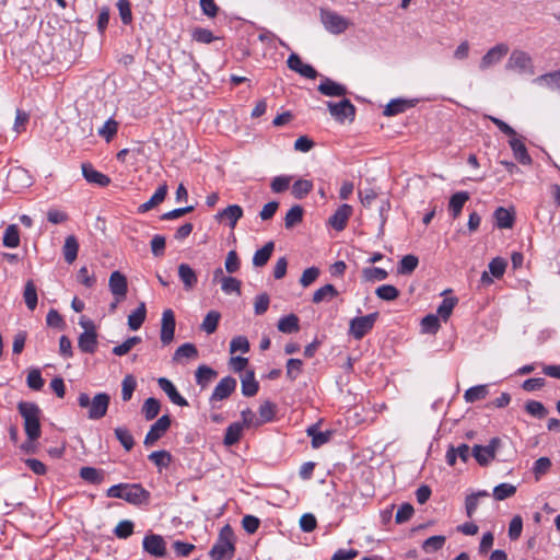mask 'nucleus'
Wrapping results in <instances>:
<instances>
[{"label":"nucleus","instance_id":"412c9836","mask_svg":"<svg viewBox=\"0 0 560 560\" xmlns=\"http://www.w3.org/2000/svg\"><path fill=\"white\" fill-rule=\"evenodd\" d=\"M352 212V207L350 205L343 203L330 217L329 223L335 230L342 231L346 228Z\"/></svg>","mask_w":560,"mask_h":560},{"label":"nucleus","instance_id":"58836bf2","mask_svg":"<svg viewBox=\"0 0 560 560\" xmlns=\"http://www.w3.org/2000/svg\"><path fill=\"white\" fill-rule=\"evenodd\" d=\"M277 327L283 334L295 332L300 329L299 317L294 314L283 316L279 319Z\"/></svg>","mask_w":560,"mask_h":560},{"label":"nucleus","instance_id":"7ed1b4c3","mask_svg":"<svg viewBox=\"0 0 560 560\" xmlns=\"http://www.w3.org/2000/svg\"><path fill=\"white\" fill-rule=\"evenodd\" d=\"M110 397L106 393H98L91 398L86 393H80L78 396V405L82 409H86V417L90 420L102 419L108 409Z\"/></svg>","mask_w":560,"mask_h":560},{"label":"nucleus","instance_id":"f3484780","mask_svg":"<svg viewBox=\"0 0 560 560\" xmlns=\"http://www.w3.org/2000/svg\"><path fill=\"white\" fill-rule=\"evenodd\" d=\"M488 268L489 272L483 271L480 278L481 283L485 285H490L493 282L490 275L498 279L504 275L506 269V261L501 257H495L489 262Z\"/></svg>","mask_w":560,"mask_h":560},{"label":"nucleus","instance_id":"603ef678","mask_svg":"<svg viewBox=\"0 0 560 560\" xmlns=\"http://www.w3.org/2000/svg\"><path fill=\"white\" fill-rule=\"evenodd\" d=\"M445 536L436 535L427 538L422 544V549L427 552H434L443 548L445 544Z\"/></svg>","mask_w":560,"mask_h":560},{"label":"nucleus","instance_id":"4be33fe9","mask_svg":"<svg viewBox=\"0 0 560 560\" xmlns=\"http://www.w3.org/2000/svg\"><path fill=\"white\" fill-rule=\"evenodd\" d=\"M158 384L173 404L180 407L188 405L187 400L177 392L176 387L170 380L160 377L158 380Z\"/></svg>","mask_w":560,"mask_h":560},{"label":"nucleus","instance_id":"9b49d317","mask_svg":"<svg viewBox=\"0 0 560 560\" xmlns=\"http://www.w3.org/2000/svg\"><path fill=\"white\" fill-rule=\"evenodd\" d=\"M108 287L112 294L115 296L116 302H121L126 299L128 292V282L125 275L120 271H113L109 276Z\"/></svg>","mask_w":560,"mask_h":560},{"label":"nucleus","instance_id":"473e14b6","mask_svg":"<svg viewBox=\"0 0 560 560\" xmlns=\"http://www.w3.org/2000/svg\"><path fill=\"white\" fill-rule=\"evenodd\" d=\"M534 83L540 86H546L550 90L560 91V69L558 71L537 77L534 80Z\"/></svg>","mask_w":560,"mask_h":560},{"label":"nucleus","instance_id":"6e6d98bb","mask_svg":"<svg viewBox=\"0 0 560 560\" xmlns=\"http://www.w3.org/2000/svg\"><path fill=\"white\" fill-rule=\"evenodd\" d=\"M418 264V257L415 255H406L399 262L398 272L400 275H409L417 268Z\"/></svg>","mask_w":560,"mask_h":560},{"label":"nucleus","instance_id":"cd10ccee","mask_svg":"<svg viewBox=\"0 0 560 560\" xmlns=\"http://www.w3.org/2000/svg\"><path fill=\"white\" fill-rule=\"evenodd\" d=\"M242 394L246 397H253L257 394L259 384L255 378V373L252 370L245 371L241 375Z\"/></svg>","mask_w":560,"mask_h":560},{"label":"nucleus","instance_id":"7c9ffc66","mask_svg":"<svg viewBox=\"0 0 560 560\" xmlns=\"http://www.w3.org/2000/svg\"><path fill=\"white\" fill-rule=\"evenodd\" d=\"M469 199V194L467 191H458L450 198L448 210L451 215L456 219L459 217L465 203Z\"/></svg>","mask_w":560,"mask_h":560},{"label":"nucleus","instance_id":"4468645a","mask_svg":"<svg viewBox=\"0 0 560 560\" xmlns=\"http://www.w3.org/2000/svg\"><path fill=\"white\" fill-rule=\"evenodd\" d=\"M175 315L172 310H165L162 314V323H161V342L166 346L171 343L174 339L175 334Z\"/></svg>","mask_w":560,"mask_h":560},{"label":"nucleus","instance_id":"3c124183","mask_svg":"<svg viewBox=\"0 0 560 560\" xmlns=\"http://www.w3.org/2000/svg\"><path fill=\"white\" fill-rule=\"evenodd\" d=\"M313 189V183L308 179H298L292 186V195L296 199H303Z\"/></svg>","mask_w":560,"mask_h":560},{"label":"nucleus","instance_id":"37998d69","mask_svg":"<svg viewBox=\"0 0 560 560\" xmlns=\"http://www.w3.org/2000/svg\"><path fill=\"white\" fill-rule=\"evenodd\" d=\"M178 276L187 290L191 289L197 283L195 271L186 264L179 265Z\"/></svg>","mask_w":560,"mask_h":560},{"label":"nucleus","instance_id":"39448f33","mask_svg":"<svg viewBox=\"0 0 560 560\" xmlns=\"http://www.w3.org/2000/svg\"><path fill=\"white\" fill-rule=\"evenodd\" d=\"M505 69L520 74H534L533 59L526 51L515 49L511 52Z\"/></svg>","mask_w":560,"mask_h":560},{"label":"nucleus","instance_id":"f704fd0d","mask_svg":"<svg viewBox=\"0 0 560 560\" xmlns=\"http://www.w3.org/2000/svg\"><path fill=\"white\" fill-rule=\"evenodd\" d=\"M79 252V243L74 235H69L65 240V244L62 247V254L65 257V260L68 264H72L77 257Z\"/></svg>","mask_w":560,"mask_h":560},{"label":"nucleus","instance_id":"774afa93","mask_svg":"<svg viewBox=\"0 0 560 560\" xmlns=\"http://www.w3.org/2000/svg\"><path fill=\"white\" fill-rule=\"evenodd\" d=\"M148 457L158 467H167L172 458L171 454L166 451L152 452Z\"/></svg>","mask_w":560,"mask_h":560},{"label":"nucleus","instance_id":"f03ea898","mask_svg":"<svg viewBox=\"0 0 560 560\" xmlns=\"http://www.w3.org/2000/svg\"><path fill=\"white\" fill-rule=\"evenodd\" d=\"M18 410L24 420V430L30 441L40 436V409L35 402L20 401Z\"/></svg>","mask_w":560,"mask_h":560},{"label":"nucleus","instance_id":"bb28decb","mask_svg":"<svg viewBox=\"0 0 560 560\" xmlns=\"http://www.w3.org/2000/svg\"><path fill=\"white\" fill-rule=\"evenodd\" d=\"M198 358V350L195 345L187 342L178 347L173 355V362L184 364L187 360Z\"/></svg>","mask_w":560,"mask_h":560},{"label":"nucleus","instance_id":"4c0bfd02","mask_svg":"<svg viewBox=\"0 0 560 560\" xmlns=\"http://www.w3.org/2000/svg\"><path fill=\"white\" fill-rule=\"evenodd\" d=\"M275 248L273 242L266 243L261 248L256 250L253 257V264L256 267H262L265 266L268 260L270 259L272 252Z\"/></svg>","mask_w":560,"mask_h":560},{"label":"nucleus","instance_id":"bf43d9fd","mask_svg":"<svg viewBox=\"0 0 560 560\" xmlns=\"http://www.w3.org/2000/svg\"><path fill=\"white\" fill-rule=\"evenodd\" d=\"M378 299L384 301H394L398 298L399 291L392 284H383L375 291Z\"/></svg>","mask_w":560,"mask_h":560},{"label":"nucleus","instance_id":"e2e57ef3","mask_svg":"<svg viewBox=\"0 0 560 560\" xmlns=\"http://www.w3.org/2000/svg\"><path fill=\"white\" fill-rule=\"evenodd\" d=\"M457 303L456 298H446L442 301L440 306L438 307V315L446 322L451 316L455 305Z\"/></svg>","mask_w":560,"mask_h":560},{"label":"nucleus","instance_id":"6e6552de","mask_svg":"<svg viewBox=\"0 0 560 560\" xmlns=\"http://www.w3.org/2000/svg\"><path fill=\"white\" fill-rule=\"evenodd\" d=\"M378 317V313H371L364 316L354 317L350 320L349 334L357 340L362 339L370 332Z\"/></svg>","mask_w":560,"mask_h":560},{"label":"nucleus","instance_id":"1a4fd4ad","mask_svg":"<svg viewBox=\"0 0 560 560\" xmlns=\"http://www.w3.org/2000/svg\"><path fill=\"white\" fill-rule=\"evenodd\" d=\"M501 440L499 438H493L486 446L475 445L472 447V456L480 466H487L491 460L494 459L495 453L499 450Z\"/></svg>","mask_w":560,"mask_h":560},{"label":"nucleus","instance_id":"a211bd4d","mask_svg":"<svg viewBox=\"0 0 560 560\" xmlns=\"http://www.w3.org/2000/svg\"><path fill=\"white\" fill-rule=\"evenodd\" d=\"M289 69L294 72H298L304 78L315 79L317 77V71L307 63H304L299 55L291 54L287 60Z\"/></svg>","mask_w":560,"mask_h":560},{"label":"nucleus","instance_id":"69168bd1","mask_svg":"<svg viewBox=\"0 0 560 560\" xmlns=\"http://www.w3.org/2000/svg\"><path fill=\"white\" fill-rule=\"evenodd\" d=\"M525 410L533 417L538 419H542L547 416V409L545 406L537 400H529L525 405Z\"/></svg>","mask_w":560,"mask_h":560},{"label":"nucleus","instance_id":"a19ab883","mask_svg":"<svg viewBox=\"0 0 560 560\" xmlns=\"http://www.w3.org/2000/svg\"><path fill=\"white\" fill-rule=\"evenodd\" d=\"M487 497H489V492L486 490H480V491H477V492L471 493L466 497L465 509H466V514L468 517H471L475 514V512L478 508L480 498H487Z\"/></svg>","mask_w":560,"mask_h":560},{"label":"nucleus","instance_id":"4d7b16f0","mask_svg":"<svg viewBox=\"0 0 560 560\" xmlns=\"http://www.w3.org/2000/svg\"><path fill=\"white\" fill-rule=\"evenodd\" d=\"M516 492V487L511 483H500L494 487L493 489V497L498 501L505 500L506 498H510L514 495Z\"/></svg>","mask_w":560,"mask_h":560},{"label":"nucleus","instance_id":"0e129e2a","mask_svg":"<svg viewBox=\"0 0 560 560\" xmlns=\"http://www.w3.org/2000/svg\"><path fill=\"white\" fill-rule=\"evenodd\" d=\"M44 380L38 369H33L28 372L26 377L27 386L33 390H40L44 386Z\"/></svg>","mask_w":560,"mask_h":560},{"label":"nucleus","instance_id":"ea45409f","mask_svg":"<svg viewBox=\"0 0 560 560\" xmlns=\"http://www.w3.org/2000/svg\"><path fill=\"white\" fill-rule=\"evenodd\" d=\"M338 295V291L332 284H325L313 294L312 302L319 304L324 301H330Z\"/></svg>","mask_w":560,"mask_h":560},{"label":"nucleus","instance_id":"f8f14e48","mask_svg":"<svg viewBox=\"0 0 560 560\" xmlns=\"http://www.w3.org/2000/svg\"><path fill=\"white\" fill-rule=\"evenodd\" d=\"M509 52V46L506 44H498L489 49L481 58L479 69L481 71L488 70L489 68L499 63L502 58Z\"/></svg>","mask_w":560,"mask_h":560},{"label":"nucleus","instance_id":"20e7f679","mask_svg":"<svg viewBox=\"0 0 560 560\" xmlns=\"http://www.w3.org/2000/svg\"><path fill=\"white\" fill-rule=\"evenodd\" d=\"M234 553V533L230 525L222 527L215 545L212 547V558L230 560Z\"/></svg>","mask_w":560,"mask_h":560},{"label":"nucleus","instance_id":"5fc2aeb1","mask_svg":"<svg viewBox=\"0 0 560 560\" xmlns=\"http://www.w3.org/2000/svg\"><path fill=\"white\" fill-rule=\"evenodd\" d=\"M141 342V338L138 336L127 338L122 343L113 348V353L117 357L127 354L136 345Z\"/></svg>","mask_w":560,"mask_h":560},{"label":"nucleus","instance_id":"c756f323","mask_svg":"<svg viewBox=\"0 0 560 560\" xmlns=\"http://www.w3.org/2000/svg\"><path fill=\"white\" fill-rule=\"evenodd\" d=\"M8 182L13 188H24L31 185V176L23 168H14L9 173Z\"/></svg>","mask_w":560,"mask_h":560},{"label":"nucleus","instance_id":"6ab92c4d","mask_svg":"<svg viewBox=\"0 0 560 560\" xmlns=\"http://www.w3.org/2000/svg\"><path fill=\"white\" fill-rule=\"evenodd\" d=\"M143 549L145 552L154 557H163L165 555V541L162 536L156 534L147 535L143 538Z\"/></svg>","mask_w":560,"mask_h":560},{"label":"nucleus","instance_id":"0eeeda50","mask_svg":"<svg viewBox=\"0 0 560 560\" xmlns=\"http://www.w3.org/2000/svg\"><path fill=\"white\" fill-rule=\"evenodd\" d=\"M80 325L84 328V331L79 336L78 346L84 353H94L97 346L95 325L92 320L84 317L80 319Z\"/></svg>","mask_w":560,"mask_h":560},{"label":"nucleus","instance_id":"680f3d73","mask_svg":"<svg viewBox=\"0 0 560 560\" xmlns=\"http://www.w3.org/2000/svg\"><path fill=\"white\" fill-rule=\"evenodd\" d=\"M222 291L226 294L235 293L241 295V281L233 277H223L221 280Z\"/></svg>","mask_w":560,"mask_h":560},{"label":"nucleus","instance_id":"a878e982","mask_svg":"<svg viewBox=\"0 0 560 560\" xmlns=\"http://www.w3.org/2000/svg\"><path fill=\"white\" fill-rule=\"evenodd\" d=\"M470 455H472V452L470 453V447L463 443L457 447L451 445L446 452L445 458L450 466H454L456 464L457 457H459L462 462L467 463Z\"/></svg>","mask_w":560,"mask_h":560},{"label":"nucleus","instance_id":"72a5a7b5","mask_svg":"<svg viewBox=\"0 0 560 560\" xmlns=\"http://www.w3.org/2000/svg\"><path fill=\"white\" fill-rule=\"evenodd\" d=\"M306 433L312 438V446L314 448H318L329 442L332 435L331 431H319L316 425L308 427Z\"/></svg>","mask_w":560,"mask_h":560},{"label":"nucleus","instance_id":"dca6fc26","mask_svg":"<svg viewBox=\"0 0 560 560\" xmlns=\"http://www.w3.org/2000/svg\"><path fill=\"white\" fill-rule=\"evenodd\" d=\"M243 217V209L238 205H230L215 214V220L234 229L237 221Z\"/></svg>","mask_w":560,"mask_h":560},{"label":"nucleus","instance_id":"423d86ee","mask_svg":"<svg viewBox=\"0 0 560 560\" xmlns=\"http://www.w3.org/2000/svg\"><path fill=\"white\" fill-rule=\"evenodd\" d=\"M320 22L325 30L334 35H339L348 30L350 21L328 9H320Z\"/></svg>","mask_w":560,"mask_h":560},{"label":"nucleus","instance_id":"a18cd8bd","mask_svg":"<svg viewBox=\"0 0 560 560\" xmlns=\"http://www.w3.org/2000/svg\"><path fill=\"white\" fill-rule=\"evenodd\" d=\"M494 218L497 225L500 229H510L514 222L512 213L503 207H500L494 211Z\"/></svg>","mask_w":560,"mask_h":560},{"label":"nucleus","instance_id":"aec40b11","mask_svg":"<svg viewBox=\"0 0 560 560\" xmlns=\"http://www.w3.org/2000/svg\"><path fill=\"white\" fill-rule=\"evenodd\" d=\"M514 158L523 165H530L533 160L527 152L524 140L517 135L509 140Z\"/></svg>","mask_w":560,"mask_h":560},{"label":"nucleus","instance_id":"c9c22d12","mask_svg":"<svg viewBox=\"0 0 560 560\" xmlns=\"http://www.w3.org/2000/svg\"><path fill=\"white\" fill-rule=\"evenodd\" d=\"M166 194H167V185L163 184L156 189V191L153 194V196L147 202L142 203L139 207V212H141V213L147 212V211L153 209L154 207H156L158 205H160L165 199Z\"/></svg>","mask_w":560,"mask_h":560},{"label":"nucleus","instance_id":"c85d7f7f","mask_svg":"<svg viewBox=\"0 0 560 560\" xmlns=\"http://www.w3.org/2000/svg\"><path fill=\"white\" fill-rule=\"evenodd\" d=\"M416 104L412 100L396 98L392 100L384 108L385 116H395L404 113L406 109L413 107Z\"/></svg>","mask_w":560,"mask_h":560},{"label":"nucleus","instance_id":"052dcab7","mask_svg":"<svg viewBox=\"0 0 560 560\" xmlns=\"http://www.w3.org/2000/svg\"><path fill=\"white\" fill-rule=\"evenodd\" d=\"M440 328L439 317L434 314L424 316L421 320V330L425 334H435Z\"/></svg>","mask_w":560,"mask_h":560},{"label":"nucleus","instance_id":"b1692460","mask_svg":"<svg viewBox=\"0 0 560 560\" xmlns=\"http://www.w3.org/2000/svg\"><path fill=\"white\" fill-rule=\"evenodd\" d=\"M82 175L86 182L91 184H96L101 187H105L110 183V179L105 174L96 171L91 164L83 163L82 166Z\"/></svg>","mask_w":560,"mask_h":560},{"label":"nucleus","instance_id":"f257e3e1","mask_svg":"<svg viewBox=\"0 0 560 560\" xmlns=\"http://www.w3.org/2000/svg\"><path fill=\"white\" fill-rule=\"evenodd\" d=\"M106 495L127 501L130 504L140 505L149 502L150 492L139 483H119L108 488Z\"/></svg>","mask_w":560,"mask_h":560},{"label":"nucleus","instance_id":"79ce46f5","mask_svg":"<svg viewBox=\"0 0 560 560\" xmlns=\"http://www.w3.org/2000/svg\"><path fill=\"white\" fill-rule=\"evenodd\" d=\"M243 424L241 422L231 423L225 431L224 444L231 446L238 442L243 432Z\"/></svg>","mask_w":560,"mask_h":560},{"label":"nucleus","instance_id":"49530a36","mask_svg":"<svg viewBox=\"0 0 560 560\" xmlns=\"http://www.w3.org/2000/svg\"><path fill=\"white\" fill-rule=\"evenodd\" d=\"M3 245L9 248H15L20 245L19 229L15 224L9 225L3 234Z\"/></svg>","mask_w":560,"mask_h":560},{"label":"nucleus","instance_id":"9d476101","mask_svg":"<svg viewBox=\"0 0 560 560\" xmlns=\"http://www.w3.org/2000/svg\"><path fill=\"white\" fill-rule=\"evenodd\" d=\"M330 115L338 121L343 122L346 119L352 121L355 115L354 105L347 98H343L339 103H327Z\"/></svg>","mask_w":560,"mask_h":560},{"label":"nucleus","instance_id":"ddd939ff","mask_svg":"<svg viewBox=\"0 0 560 560\" xmlns=\"http://www.w3.org/2000/svg\"><path fill=\"white\" fill-rule=\"evenodd\" d=\"M171 425V419L167 415L159 418L154 424L151 425L149 432L144 438V445L151 446L153 445L162 435L168 430Z\"/></svg>","mask_w":560,"mask_h":560},{"label":"nucleus","instance_id":"c03bdc74","mask_svg":"<svg viewBox=\"0 0 560 560\" xmlns=\"http://www.w3.org/2000/svg\"><path fill=\"white\" fill-rule=\"evenodd\" d=\"M488 395V386L487 385H476L468 388L464 394V399L466 402H475L486 398Z\"/></svg>","mask_w":560,"mask_h":560},{"label":"nucleus","instance_id":"2eb2a0df","mask_svg":"<svg viewBox=\"0 0 560 560\" xmlns=\"http://www.w3.org/2000/svg\"><path fill=\"white\" fill-rule=\"evenodd\" d=\"M276 416V405L266 400L259 406V418L257 420H244L247 428H258L265 423L271 422Z\"/></svg>","mask_w":560,"mask_h":560},{"label":"nucleus","instance_id":"2f4dec72","mask_svg":"<svg viewBox=\"0 0 560 560\" xmlns=\"http://www.w3.org/2000/svg\"><path fill=\"white\" fill-rule=\"evenodd\" d=\"M79 476L91 485H101L105 479V472L102 469L85 466L79 471Z\"/></svg>","mask_w":560,"mask_h":560},{"label":"nucleus","instance_id":"393cba45","mask_svg":"<svg viewBox=\"0 0 560 560\" xmlns=\"http://www.w3.org/2000/svg\"><path fill=\"white\" fill-rule=\"evenodd\" d=\"M318 91L325 96H345L347 94V88L329 78H325L318 85Z\"/></svg>","mask_w":560,"mask_h":560},{"label":"nucleus","instance_id":"e433bc0d","mask_svg":"<svg viewBox=\"0 0 560 560\" xmlns=\"http://www.w3.org/2000/svg\"><path fill=\"white\" fill-rule=\"evenodd\" d=\"M147 317V308L144 302H141L138 307L128 316V326L131 330H138Z\"/></svg>","mask_w":560,"mask_h":560},{"label":"nucleus","instance_id":"13d9d810","mask_svg":"<svg viewBox=\"0 0 560 560\" xmlns=\"http://www.w3.org/2000/svg\"><path fill=\"white\" fill-rule=\"evenodd\" d=\"M137 382L132 375H126L121 382V399L128 401L131 399L136 389Z\"/></svg>","mask_w":560,"mask_h":560},{"label":"nucleus","instance_id":"5701e85b","mask_svg":"<svg viewBox=\"0 0 560 560\" xmlns=\"http://www.w3.org/2000/svg\"><path fill=\"white\" fill-rule=\"evenodd\" d=\"M236 388V380L231 376L223 377L212 392V399L222 400L229 397Z\"/></svg>","mask_w":560,"mask_h":560},{"label":"nucleus","instance_id":"338daca9","mask_svg":"<svg viewBox=\"0 0 560 560\" xmlns=\"http://www.w3.org/2000/svg\"><path fill=\"white\" fill-rule=\"evenodd\" d=\"M387 276V271L383 268L370 267L363 269V277L366 281H382L385 280Z\"/></svg>","mask_w":560,"mask_h":560},{"label":"nucleus","instance_id":"de8ad7c7","mask_svg":"<svg viewBox=\"0 0 560 560\" xmlns=\"http://www.w3.org/2000/svg\"><path fill=\"white\" fill-rule=\"evenodd\" d=\"M23 295L27 308L34 311L37 306V292L32 280L26 282Z\"/></svg>","mask_w":560,"mask_h":560},{"label":"nucleus","instance_id":"09e8293b","mask_svg":"<svg viewBox=\"0 0 560 560\" xmlns=\"http://www.w3.org/2000/svg\"><path fill=\"white\" fill-rule=\"evenodd\" d=\"M116 439L122 445L126 451H130L135 445L133 436L127 428H116L114 430Z\"/></svg>","mask_w":560,"mask_h":560},{"label":"nucleus","instance_id":"8fccbe9b","mask_svg":"<svg viewBox=\"0 0 560 560\" xmlns=\"http://www.w3.org/2000/svg\"><path fill=\"white\" fill-rule=\"evenodd\" d=\"M303 219V209L301 206H293L290 208V210L287 212L284 218V225L287 229H292L298 223H300Z\"/></svg>","mask_w":560,"mask_h":560},{"label":"nucleus","instance_id":"864d4df0","mask_svg":"<svg viewBox=\"0 0 560 560\" xmlns=\"http://www.w3.org/2000/svg\"><path fill=\"white\" fill-rule=\"evenodd\" d=\"M160 401L153 397L145 399L142 406V412L147 420L154 419L160 412Z\"/></svg>","mask_w":560,"mask_h":560}]
</instances>
